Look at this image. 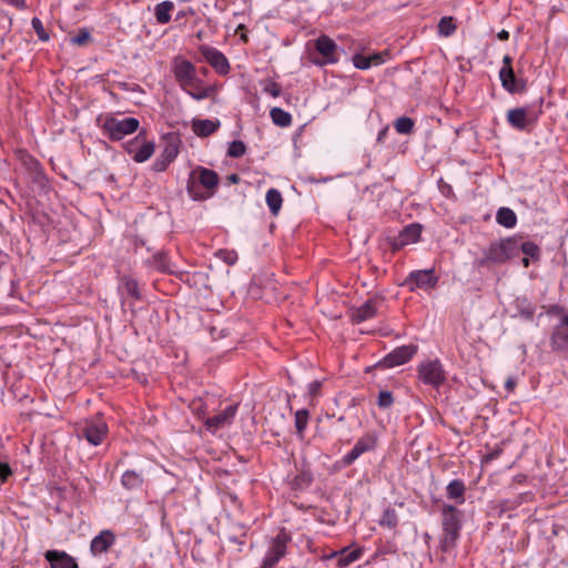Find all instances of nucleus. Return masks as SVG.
Masks as SVG:
<instances>
[{"instance_id": "bb28decb", "label": "nucleus", "mask_w": 568, "mask_h": 568, "mask_svg": "<svg viewBox=\"0 0 568 568\" xmlns=\"http://www.w3.org/2000/svg\"><path fill=\"white\" fill-rule=\"evenodd\" d=\"M496 222L506 229H513L517 224V215L514 210L503 206L497 210Z\"/></svg>"}, {"instance_id": "c03bdc74", "label": "nucleus", "mask_w": 568, "mask_h": 568, "mask_svg": "<svg viewBox=\"0 0 568 568\" xmlns=\"http://www.w3.org/2000/svg\"><path fill=\"white\" fill-rule=\"evenodd\" d=\"M352 60H353L354 67L359 70H366V69L371 68V65H372V59H369V57H366V55H363L359 53L354 54Z\"/></svg>"}, {"instance_id": "8fccbe9b", "label": "nucleus", "mask_w": 568, "mask_h": 568, "mask_svg": "<svg viewBox=\"0 0 568 568\" xmlns=\"http://www.w3.org/2000/svg\"><path fill=\"white\" fill-rule=\"evenodd\" d=\"M190 408L193 410L194 414H196L199 417H204L205 409L203 407L202 398L199 397L197 399H194L190 404Z\"/></svg>"}, {"instance_id": "f8f14e48", "label": "nucleus", "mask_w": 568, "mask_h": 568, "mask_svg": "<svg viewBox=\"0 0 568 568\" xmlns=\"http://www.w3.org/2000/svg\"><path fill=\"white\" fill-rule=\"evenodd\" d=\"M199 51L204 60L221 75H225L230 72V63L227 58L214 47L202 44L199 47Z\"/></svg>"}, {"instance_id": "a878e982", "label": "nucleus", "mask_w": 568, "mask_h": 568, "mask_svg": "<svg viewBox=\"0 0 568 568\" xmlns=\"http://www.w3.org/2000/svg\"><path fill=\"white\" fill-rule=\"evenodd\" d=\"M361 556H362L361 549L349 550V549L345 548L338 552H335L333 555V558H335L336 566L338 568H345V567L349 566L351 564H353L354 561L358 560Z\"/></svg>"}, {"instance_id": "774afa93", "label": "nucleus", "mask_w": 568, "mask_h": 568, "mask_svg": "<svg viewBox=\"0 0 568 568\" xmlns=\"http://www.w3.org/2000/svg\"><path fill=\"white\" fill-rule=\"evenodd\" d=\"M229 264H233L234 263V258L232 257H229V260L226 261Z\"/></svg>"}, {"instance_id": "412c9836", "label": "nucleus", "mask_w": 568, "mask_h": 568, "mask_svg": "<svg viewBox=\"0 0 568 568\" xmlns=\"http://www.w3.org/2000/svg\"><path fill=\"white\" fill-rule=\"evenodd\" d=\"M44 558L49 561L51 568H79L77 560L61 550H48Z\"/></svg>"}, {"instance_id": "c85d7f7f", "label": "nucleus", "mask_w": 568, "mask_h": 568, "mask_svg": "<svg viewBox=\"0 0 568 568\" xmlns=\"http://www.w3.org/2000/svg\"><path fill=\"white\" fill-rule=\"evenodd\" d=\"M174 9L172 1L165 0L155 6L154 16L160 24H165L171 20V11Z\"/></svg>"}, {"instance_id": "72a5a7b5", "label": "nucleus", "mask_w": 568, "mask_h": 568, "mask_svg": "<svg viewBox=\"0 0 568 568\" xmlns=\"http://www.w3.org/2000/svg\"><path fill=\"white\" fill-rule=\"evenodd\" d=\"M379 526L395 529L398 525V515L394 508H386L378 520Z\"/></svg>"}, {"instance_id": "6ab92c4d", "label": "nucleus", "mask_w": 568, "mask_h": 568, "mask_svg": "<svg viewBox=\"0 0 568 568\" xmlns=\"http://www.w3.org/2000/svg\"><path fill=\"white\" fill-rule=\"evenodd\" d=\"M407 283H414L418 288H433L437 285L438 277L435 275L434 270H419L409 273Z\"/></svg>"}, {"instance_id": "3c124183", "label": "nucleus", "mask_w": 568, "mask_h": 568, "mask_svg": "<svg viewBox=\"0 0 568 568\" xmlns=\"http://www.w3.org/2000/svg\"><path fill=\"white\" fill-rule=\"evenodd\" d=\"M168 166L169 165H166V163L161 158H158L152 164V170L155 172H163L168 169Z\"/></svg>"}, {"instance_id": "603ef678", "label": "nucleus", "mask_w": 568, "mask_h": 568, "mask_svg": "<svg viewBox=\"0 0 568 568\" xmlns=\"http://www.w3.org/2000/svg\"><path fill=\"white\" fill-rule=\"evenodd\" d=\"M2 1L19 9V10H23L27 8L26 0H2Z\"/></svg>"}, {"instance_id": "423d86ee", "label": "nucleus", "mask_w": 568, "mask_h": 568, "mask_svg": "<svg viewBox=\"0 0 568 568\" xmlns=\"http://www.w3.org/2000/svg\"><path fill=\"white\" fill-rule=\"evenodd\" d=\"M418 379L426 386L438 389L446 381V372L439 359H427L419 363Z\"/></svg>"}, {"instance_id": "79ce46f5", "label": "nucleus", "mask_w": 568, "mask_h": 568, "mask_svg": "<svg viewBox=\"0 0 568 568\" xmlns=\"http://www.w3.org/2000/svg\"><path fill=\"white\" fill-rule=\"evenodd\" d=\"M31 26H32L34 32L37 33L39 40L48 41L50 39L49 33L45 31L43 23L39 18L33 17L31 20Z\"/></svg>"}, {"instance_id": "f257e3e1", "label": "nucleus", "mask_w": 568, "mask_h": 568, "mask_svg": "<svg viewBox=\"0 0 568 568\" xmlns=\"http://www.w3.org/2000/svg\"><path fill=\"white\" fill-rule=\"evenodd\" d=\"M219 184L220 176L215 171L199 165L189 175L186 192L192 200L204 201L215 194Z\"/></svg>"}, {"instance_id": "ea45409f", "label": "nucleus", "mask_w": 568, "mask_h": 568, "mask_svg": "<svg viewBox=\"0 0 568 568\" xmlns=\"http://www.w3.org/2000/svg\"><path fill=\"white\" fill-rule=\"evenodd\" d=\"M185 92L194 100H204L210 97L211 88L200 84L197 88H189V91Z\"/></svg>"}, {"instance_id": "864d4df0", "label": "nucleus", "mask_w": 568, "mask_h": 568, "mask_svg": "<svg viewBox=\"0 0 568 568\" xmlns=\"http://www.w3.org/2000/svg\"><path fill=\"white\" fill-rule=\"evenodd\" d=\"M369 59H372V65H378L382 64L385 60L381 53H374L369 55Z\"/></svg>"}, {"instance_id": "f3484780", "label": "nucleus", "mask_w": 568, "mask_h": 568, "mask_svg": "<svg viewBox=\"0 0 568 568\" xmlns=\"http://www.w3.org/2000/svg\"><path fill=\"white\" fill-rule=\"evenodd\" d=\"M237 406V404L229 405L221 413L206 418L205 425L212 430H217L230 425L236 415Z\"/></svg>"}, {"instance_id": "e2e57ef3", "label": "nucleus", "mask_w": 568, "mask_h": 568, "mask_svg": "<svg viewBox=\"0 0 568 568\" xmlns=\"http://www.w3.org/2000/svg\"><path fill=\"white\" fill-rule=\"evenodd\" d=\"M562 311H564V308H562V307H560L559 305H554V306L551 307V311H550V312H551V313L559 314V313H561Z\"/></svg>"}, {"instance_id": "6e6552de", "label": "nucleus", "mask_w": 568, "mask_h": 568, "mask_svg": "<svg viewBox=\"0 0 568 568\" xmlns=\"http://www.w3.org/2000/svg\"><path fill=\"white\" fill-rule=\"evenodd\" d=\"M290 541V535L285 531V529H281L271 541V545L263 559L262 568H274L277 562L286 555L287 544Z\"/></svg>"}, {"instance_id": "ddd939ff", "label": "nucleus", "mask_w": 568, "mask_h": 568, "mask_svg": "<svg viewBox=\"0 0 568 568\" xmlns=\"http://www.w3.org/2000/svg\"><path fill=\"white\" fill-rule=\"evenodd\" d=\"M540 113L541 110L535 113L529 111L527 108H515L508 110L507 121L514 129L525 131L529 125H532L537 122L538 115Z\"/></svg>"}, {"instance_id": "473e14b6", "label": "nucleus", "mask_w": 568, "mask_h": 568, "mask_svg": "<svg viewBox=\"0 0 568 568\" xmlns=\"http://www.w3.org/2000/svg\"><path fill=\"white\" fill-rule=\"evenodd\" d=\"M270 115H271L273 123L281 128H286V126L291 125V123H292L291 113H288L287 111L283 110L281 108H277V106L273 108L270 111Z\"/></svg>"}, {"instance_id": "2f4dec72", "label": "nucleus", "mask_w": 568, "mask_h": 568, "mask_svg": "<svg viewBox=\"0 0 568 568\" xmlns=\"http://www.w3.org/2000/svg\"><path fill=\"white\" fill-rule=\"evenodd\" d=\"M121 484L126 489H138L143 484V478L134 470H126L121 478Z\"/></svg>"}, {"instance_id": "4d7b16f0", "label": "nucleus", "mask_w": 568, "mask_h": 568, "mask_svg": "<svg viewBox=\"0 0 568 568\" xmlns=\"http://www.w3.org/2000/svg\"><path fill=\"white\" fill-rule=\"evenodd\" d=\"M227 182L229 183H232V184H236L241 181V178L239 174L236 173H232L230 174L227 178H226Z\"/></svg>"}, {"instance_id": "2eb2a0df", "label": "nucleus", "mask_w": 568, "mask_h": 568, "mask_svg": "<svg viewBox=\"0 0 568 568\" xmlns=\"http://www.w3.org/2000/svg\"><path fill=\"white\" fill-rule=\"evenodd\" d=\"M315 49L323 57V61H317L318 65L334 64L338 62L337 44L326 34L320 36L315 40Z\"/></svg>"}, {"instance_id": "a211bd4d", "label": "nucleus", "mask_w": 568, "mask_h": 568, "mask_svg": "<svg viewBox=\"0 0 568 568\" xmlns=\"http://www.w3.org/2000/svg\"><path fill=\"white\" fill-rule=\"evenodd\" d=\"M443 532L459 536L460 520L456 507L445 505L443 507Z\"/></svg>"}, {"instance_id": "cd10ccee", "label": "nucleus", "mask_w": 568, "mask_h": 568, "mask_svg": "<svg viewBox=\"0 0 568 568\" xmlns=\"http://www.w3.org/2000/svg\"><path fill=\"white\" fill-rule=\"evenodd\" d=\"M465 484L460 479L452 480L446 487V494L449 499H454L457 504L462 505L465 501Z\"/></svg>"}, {"instance_id": "6e6d98bb", "label": "nucleus", "mask_w": 568, "mask_h": 568, "mask_svg": "<svg viewBox=\"0 0 568 568\" xmlns=\"http://www.w3.org/2000/svg\"><path fill=\"white\" fill-rule=\"evenodd\" d=\"M388 134V126L383 128L377 134V142L383 143Z\"/></svg>"}, {"instance_id": "49530a36", "label": "nucleus", "mask_w": 568, "mask_h": 568, "mask_svg": "<svg viewBox=\"0 0 568 568\" xmlns=\"http://www.w3.org/2000/svg\"><path fill=\"white\" fill-rule=\"evenodd\" d=\"M90 32L85 28H83L80 29L78 34L71 39V42L77 45H84L90 40Z\"/></svg>"}, {"instance_id": "39448f33", "label": "nucleus", "mask_w": 568, "mask_h": 568, "mask_svg": "<svg viewBox=\"0 0 568 568\" xmlns=\"http://www.w3.org/2000/svg\"><path fill=\"white\" fill-rule=\"evenodd\" d=\"M75 432L79 437L87 439L93 446H98L106 438L109 427L103 417L95 416L78 423Z\"/></svg>"}, {"instance_id": "bf43d9fd", "label": "nucleus", "mask_w": 568, "mask_h": 568, "mask_svg": "<svg viewBox=\"0 0 568 568\" xmlns=\"http://www.w3.org/2000/svg\"><path fill=\"white\" fill-rule=\"evenodd\" d=\"M322 387L321 382L314 381L310 384L308 390H318Z\"/></svg>"}, {"instance_id": "69168bd1", "label": "nucleus", "mask_w": 568, "mask_h": 568, "mask_svg": "<svg viewBox=\"0 0 568 568\" xmlns=\"http://www.w3.org/2000/svg\"><path fill=\"white\" fill-rule=\"evenodd\" d=\"M498 456H499V452H494V453H490V454L488 455V457H487V458H488V459H495V458H497Z\"/></svg>"}, {"instance_id": "5fc2aeb1", "label": "nucleus", "mask_w": 568, "mask_h": 568, "mask_svg": "<svg viewBox=\"0 0 568 568\" xmlns=\"http://www.w3.org/2000/svg\"><path fill=\"white\" fill-rule=\"evenodd\" d=\"M517 385L516 378L510 376L505 381V387L507 390H513Z\"/></svg>"}, {"instance_id": "dca6fc26", "label": "nucleus", "mask_w": 568, "mask_h": 568, "mask_svg": "<svg viewBox=\"0 0 568 568\" xmlns=\"http://www.w3.org/2000/svg\"><path fill=\"white\" fill-rule=\"evenodd\" d=\"M383 302L384 300L379 296L368 298L364 304L352 312V321L358 324L375 317Z\"/></svg>"}, {"instance_id": "09e8293b", "label": "nucleus", "mask_w": 568, "mask_h": 568, "mask_svg": "<svg viewBox=\"0 0 568 568\" xmlns=\"http://www.w3.org/2000/svg\"><path fill=\"white\" fill-rule=\"evenodd\" d=\"M394 399L392 393H379L377 405L381 408H387L393 404Z\"/></svg>"}, {"instance_id": "1a4fd4ad", "label": "nucleus", "mask_w": 568, "mask_h": 568, "mask_svg": "<svg viewBox=\"0 0 568 568\" xmlns=\"http://www.w3.org/2000/svg\"><path fill=\"white\" fill-rule=\"evenodd\" d=\"M418 352L417 344L402 345L389 352L377 363L378 367L393 368L408 363Z\"/></svg>"}, {"instance_id": "a19ab883", "label": "nucleus", "mask_w": 568, "mask_h": 568, "mask_svg": "<svg viewBox=\"0 0 568 568\" xmlns=\"http://www.w3.org/2000/svg\"><path fill=\"white\" fill-rule=\"evenodd\" d=\"M458 538L459 536L443 532V537L440 539L442 551L449 552L452 549H454Z\"/></svg>"}, {"instance_id": "f03ea898", "label": "nucleus", "mask_w": 568, "mask_h": 568, "mask_svg": "<svg viewBox=\"0 0 568 568\" xmlns=\"http://www.w3.org/2000/svg\"><path fill=\"white\" fill-rule=\"evenodd\" d=\"M516 256H518L516 236H508L499 241L491 242L483 252V257L477 260L476 263L479 267H484L489 264H503Z\"/></svg>"}, {"instance_id": "338daca9", "label": "nucleus", "mask_w": 568, "mask_h": 568, "mask_svg": "<svg viewBox=\"0 0 568 568\" xmlns=\"http://www.w3.org/2000/svg\"><path fill=\"white\" fill-rule=\"evenodd\" d=\"M515 479L518 483H523L526 479V476L525 475H518V476L515 477Z\"/></svg>"}, {"instance_id": "0eeeda50", "label": "nucleus", "mask_w": 568, "mask_h": 568, "mask_svg": "<svg viewBox=\"0 0 568 568\" xmlns=\"http://www.w3.org/2000/svg\"><path fill=\"white\" fill-rule=\"evenodd\" d=\"M501 87L510 94H520L527 90V80L518 78L513 68V58L505 55L503 67L499 70Z\"/></svg>"}, {"instance_id": "b1692460", "label": "nucleus", "mask_w": 568, "mask_h": 568, "mask_svg": "<svg viewBox=\"0 0 568 568\" xmlns=\"http://www.w3.org/2000/svg\"><path fill=\"white\" fill-rule=\"evenodd\" d=\"M119 291L122 296L131 297L134 301L141 300L139 284L135 278L131 276H122L120 280Z\"/></svg>"}, {"instance_id": "0e129e2a", "label": "nucleus", "mask_w": 568, "mask_h": 568, "mask_svg": "<svg viewBox=\"0 0 568 568\" xmlns=\"http://www.w3.org/2000/svg\"><path fill=\"white\" fill-rule=\"evenodd\" d=\"M523 266L528 267L530 265V256H526L521 260Z\"/></svg>"}, {"instance_id": "58836bf2", "label": "nucleus", "mask_w": 568, "mask_h": 568, "mask_svg": "<svg viewBox=\"0 0 568 568\" xmlns=\"http://www.w3.org/2000/svg\"><path fill=\"white\" fill-rule=\"evenodd\" d=\"M394 126L398 133L409 134L414 129V121L408 116H400L395 121Z\"/></svg>"}, {"instance_id": "c9c22d12", "label": "nucleus", "mask_w": 568, "mask_h": 568, "mask_svg": "<svg viewBox=\"0 0 568 568\" xmlns=\"http://www.w3.org/2000/svg\"><path fill=\"white\" fill-rule=\"evenodd\" d=\"M180 143L181 141L176 136H171L166 140L165 145L162 150V153L165 156H169L173 161L176 159L179 151H180Z\"/></svg>"}, {"instance_id": "4468645a", "label": "nucleus", "mask_w": 568, "mask_h": 568, "mask_svg": "<svg viewBox=\"0 0 568 568\" xmlns=\"http://www.w3.org/2000/svg\"><path fill=\"white\" fill-rule=\"evenodd\" d=\"M550 347L554 352L568 354V314L554 327L550 335Z\"/></svg>"}, {"instance_id": "9b49d317", "label": "nucleus", "mask_w": 568, "mask_h": 568, "mask_svg": "<svg viewBox=\"0 0 568 568\" xmlns=\"http://www.w3.org/2000/svg\"><path fill=\"white\" fill-rule=\"evenodd\" d=\"M377 446V436L374 433H366L357 439L354 447L343 456L342 464L351 466L363 454L373 452Z\"/></svg>"}, {"instance_id": "9d476101", "label": "nucleus", "mask_w": 568, "mask_h": 568, "mask_svg": "<svg viewBox=\"0 0 568 568\" xmlns=\"http://www.w3.org/2000/svg\"><path fill=\"white\" fill-rule=\"evenodd\" d=\"M422 234V225L412 223L406 225L396 236L388 237L392 252L396 253L404 246L419 241Z\"/></svg>"}, {"instance_id": "c756f323", "label": "nucleus", "mask_w": 568, "mask_h": 568, "mask_svg": "<svg viewBox=\"0 0 568 568\" xmlns=\"http://www.w3.org/2000/svg\"><path fill=\"white\" fill-rule=\"evenodd\" d=\"M154 150H155L154 142H151V141L148 142L144 140V136H143L142 141H140L139 149L133 154V160L138 163L145 162L153 155Z\"/></svg>"}, {"instance_id": "13d9d810", "label": "nucleus", "mask_w": 568, "mask_h": 568, "mask_svg": "<svg viewBox=\"0 0 568 568\" xmlns=\"http://www.w3.org/2000/svg\"><path fill=\"white\" fill-rule=\"evenodd\" d=\"M497 38L501 41H507L509 39V32L507 30H501L497 33Z\"/></svg>"}, {"instance_id": "393cba45", "label": "nucleus", "mask_w": 568, "mask_h": 568, "mask_svg": "<svg viewBox=\"0 0 568 568\" xmlns=\"http://www.w3.org/2000/svg\"><path fill=\"white\" fill-rule=\"evenodd\" d=\"M516 236V246L518 247V253L523 252L524 255L530 256L532 261H539L541 256L540 247L531 241L520 242L524 239L523 235L517 234Z\"/></svg>"}, {"instance_id": "4c0bfd02", "label": "nucleus", "mask_w": 568, "mask_h": 568, "mask_svg": "<svg viewBox=\"0 0 568 568\" xmlns=\"http://www.w3.org/2000/svg\"><path fill=\"white\" fill-rule=\"evenodd\" d=\"M246 152V145L241 140H234L229 144L227 156L239 159Z\"/></svg>"}, {"instance_id": "5701e85b", "label": "nucleus", "mask_w": 568, "mask_h": 568, "mask_svg": "<svg viewBox=\"0 0 568 568\" xmlns=\"http://www.w3.org/2000/svg\"><path fill=\"white\" fill-rule=\"evenodd\" d=\"M192 126H193V132L197 136L207 138L217 131V129L220 128V121L219 120H210V119L193 120Z\"/></svg>"}, {"instance_id": "de8ad7c7", "label": "nucleus", "mask_w": 568, "mask_h": 568, "mask_svg": "<svg viewBox=\"0 0 568 568\" xmlns=\"http://www.w3.org/2000/svg\"><path fill=\"white\" fill-rule=\"evenodd\" d=\"M13 475V470L10 465L6 462H0V486L8 481Z\"/></svg>"}, {"instance_id": "7ed1b4c3", "label": "nucleus", "mask_w": 568, "mask_h": 568, "mask_svg": "<svg viewBox=\"0 0 568 568\" xmlns=\"http://www.w3.org/2000/svg\"><path fill=\"white\" fill-rule=\"evenodd\" d=\"M171 70L175 81L183 91H189V88H197L200 84H203V81L197 77L195 65L180 55L173 58Z\"/></svg>"}, {"instance_id": "aec40b11", "label": "nucleus", "mask_w": 568, "mask_h": 568, "mask_svg": "<svg viewBox=\"0 0 568 568\" xmlns=\"http://www.w3.org/2000/svg\"><path fill=\"white\" fill-rule=\"evenodd\" d=\"M115 540L113 531L104 529L91 540L90 551L93 556L104 554L115 544Z\"/></svg>"}, {"instance_id": "20e7f679", "label": "nucleus", "mask_w": 568, "mask_h": 568, "mask_svg": "<svg viewBox=\"0 0 568 568\" xmlns=\"http://www.w3.org/2000/svg\"><path fill=\"white\" fill-rule=\"evenodd\" d=\"M140 121L136 118L119 119L114 115L105 116L101 129L111 141H120L125 135L138 131Z\"/></svg>"}, {"instance_id": "37998d69", "label": "nucleus", "mask_w": 568, "mask_h": 568, "mask_svg": "<svg viewBox=\"0 0 568 568\" xmlns=\"http://www.w3.org/2000/svg\"><path fill=\"white\" fill-rule=\"evenodd\" d=\"M146 131L145 130H142L139 132V134L132 139L131 141H129L125 145H124V149L125 151L133 158V154L136 152V150L139 149V144H140V141H142V138L145 135Z\"/></svg>"}, {"instance_id": "f704fd0d", "label": "nucleus", "mask_w": 568, "mask_h": 568, "mask_svg": "<svg viewBox=\"0 0 568 568\" xmlns=\"http://www.w3.org/2000/svg\"><path fill=\"white\" fill-rule=\"evenodd\" d=\"M308 417H310V414L304 408L303 409H298L295 413V428H296V433H297L300 438L304 437V430L307 427Z\"/></svg>"}, {"instance_id": "4be33fe9", "label": "nucleus", "mask_w": 568, "mask_h": 568, "mask_svg": "<svg viewBox=\"0 0 568 568\" xmlns=\"http://www.w3.org/2000/svg\"><path fill=\"white\" fill-rule=\"evenodd\" d=\"M22 165L33 175V181L42 183L45 180L41 163L28 152H20Z\"/></svg>"}, {"instance_id": "e433bc0d", "label": "nucleus", "mask_w": 568, "mask_h": 568, "mask_svg": "<svg viewBox=\"0 0 568 568\" xmlns=\"http://www.w3.org/2000/svg\"><path fill=\"white\" fill-rule=\"evenodd\" d=\"M456 28L452 17H443L438 22V32L444 37L452 36L456 31Z\"/></svg>"}, {"instance_id": "680f3d73", "label": "nucleus", "mask_w": 568, "mask_h": 568, "mask_svg": "<svg viewBox=\"0 0 568 568\" xmlns=\"http://www.w3.org/2000/svg\"><path fill=\"white\" fill-rule=\"evenodd\" d=\"M159 158H161L166 163V165H170L173 162L172 159H170L169 156H165L162 152L159 155Z\"/></svg>"}, {"instance_id": "052dcab7", "label": "nucleus", "mask_w": 568, "mask_h": 568, "mask_svg": "<svg viewBox=\"0 0 568 568\" xmlns=\"http://www.w3.org/2000/svg\"><path fill=\"white\" fill-rule=\"evenodd\" d=\"M159 258H160V262H159V268L162 271V272H170L169 268L166 267V265L163 263V256L162 255H159Z\"/></svg>"}, {"instance_id": "7c9ffc66", "label": "nucleus", "mask_w": 568, "mask_h": 568, "mask_svg": "<svg viewBox=\"0 0 568 568\" xmlns=\"http://www.w3.org/2000/svg\"><path fill=\"white\" fill-rule=\"evenodd\" d=\"M265 200L271 213L277 215L283 204L281 192L276 189H270L266 192Z\"/></svg>"}, {"instance_id": "a18cd8bd", "label": "nucleus", "mask_w": 568, "mask_h": 568, "mask_svg": "<svg viewBox=\"0 0 568 568\" xmlns=\"http://www.w3.org/2000/svg\"><path fill=\"white\" fill-rule=\"evenodd\" d=\"M263 92L272 95L273 98H277L282 92V88L277 82L267 80L263 84Z\"/></svg>"}]
</instances>
